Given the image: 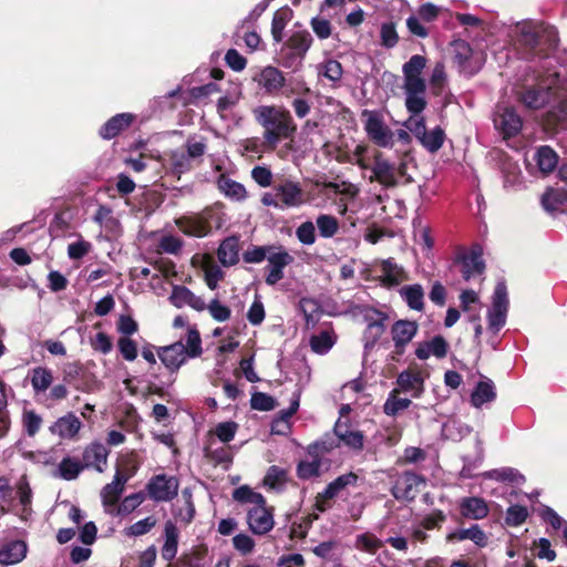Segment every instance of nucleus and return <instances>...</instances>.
<instances>
[{"instance_id":"8","label":"nucleus","mask_w":567,"mask_h":567,"mask_svg":"<svg viewBox=\"0 0 567 567\" xmlns=\"http://www.w3.org/2000/svg\"><path fill=\"white\" fill-rule=\"evenodd\" d=\"M333 442L323 440L315 442L308 446V456L310 460L299 462L297 474L302 480H309L320 475L322 456L333 449Z\"/></svg>"},{"instance_id":"45","label":"nucleus","mask_w":567,"mask_h":567,"mask_svg":"<svg viewBox=\"0 0 567 567\" xmlns=\"http://www.w3.org/2000/svg\"><path fill=\"white\" fill-rule=\"evenodd\" d=\"M399 393L400 391L396 389H393L389 393V396L383 405V411L386 415L395 416L411 405L412 401L408 398H400Z\"/></svg>"},{"instance_id":"48","label":"nucleus","mask_w":567,"mask_h":567,"mask_svg":"<svg viewBox=\"0 0 567 567\" xmlns=\"http://www.w3.org/2000/svg\"><path fill=\"white\" fill-rule=\"evenodd\" d=\"M336 343V337L332 331H321L310 339L311 350L318 354H326Z\"/></svg>"},{"instance_id":"51","label":"nucleus","mask_w":567,"mask_h":567,"mask_svg":"<svg viewBox=\"0 0 567 567\" xmlns=\"http://www.w3.org/2000/svg\"><path fill=\"white\" fill-rule=\"evenodd\" d=\"M145 499L142 492L126 496L121 504H116L112 516H125L137 508Z\"/></svg>"},{"instance_id":"13","label":"nucleus","mask_w":567,"mask_h":567,"mask_svg":"<svg viewBox=\"0 0 567 567\" xmlns=\"http://www.w3.org/2000/svg\"><path fill=\"white\" fill-rule=\"evenodd\" d=\"M312 43L311 34L306 31H297L290 35L286 43L287 59L285 62L286 66H292L297 63H300L306 55L307 51L310 49Z\"/></svg>"},{"instance_id":"32","label":"nucleus","mask_w":567,"mask_h":567,"mask_svg":"<svg viewBox=\"0 0 567 567\" xmlns=\"http://www.w3.org/2000/svg\"><path fill=\"white\" fill-rule=\"evenodd\" d=\"M164 537L165 542L162 547V557L166 561H172L177 554L179 530L177 526L171 520L165 523Z\"/></svg>"},{"instance_id":"29","label":"nucleus","mask_w":567,"mask_h":567,"mask_svg":"<svg viewBox=\"0 0 567 567\" xmlns=\"http://www.w3.org/2000/svg\"><path fill=\"white\" fill-rule=\"evenodd\" d=\"M381 281L386 287L399 286L403 281H406L408 274L403 267L394 262L393 259H386L381 262Z\"/></svg>"},{"instance_id":"44","label":"nucleus","mask_w":567,"mask_h":567,"mask_svg":"<svg viewBox=\"0 0 567 567\" xmlns=\"http://www.w3.org/2000/svg\"><path fill=\"white\" fill-rule=\"evenodd\" d=\"M482 475L485 478L495 480L498 482H508L516 485H520L525 482L524 475H522L517 470L512 467H502L487 471Z\"/></svg>"},{"instance_id":"55","label":"nucleus","mask_w":567,"mask_h":567,"mask_svg":"<svg viewBox=\"0 0 567 567\" xmlns=\"http://www.w3.org/2000/svg\"><path fill=\"white\" fill-rule=\"evenodd\" d=\"M42 417L33 410H24L22 413V426L28 436L33 437L42 425Z\"/></svg>"},{"instance_id":"36","label":"nucleus","mask_w":567,"mask_h":567,"mask_svg":"<svg viewBox=\"0 0 567 567\" xmlns=\"http://www.w3.org/2000/svg\"><path fill=\"white\" fill-rule=\"evenodd\" d=\"M133 116L128 113H122L110 118L100 130V135L110 140L115 137L120 132L130 126Z\"/></svg>"},{"instance_id":"53","label":"nucleus","mask_w":567,"mask_h":567,"mask_svg":"<svg viewBox=\"0 0 567 567\" xmlns=\"http://www.w3.org/2000/svg\"><path fill=\"white\" fill-rule=\"evenodd\" d=\"M290 17L291 11L289 9H281L275 13L271 23V33L276 42H280L282 40V32L287 22L290 20Z\"/></svg>"},{"instance_id":"28","label":"nucleus","mask_w":567,"mask_h":567,"mask_svg":"<svg viewBox=\"0 0 567 567\" xmlns=\"http://www.w3.org/2000/svg\"><path fill=\"white\" fill-rule=\"evenodd\" d=\"M169 300L177 308L189 306L197 311H202L206 308L204 300L200 297L195 296L188 288L184 286H175L171 293Z\"/></svg>"},{"instance_id":"39","label":"nucleus","mask_w":567,"mask_h":567,"mask_svg":"<svg viewBox=\"0 0 567 567\" xmlns=\"http://www.w3.org/2000/svg\"><path fill=\"white\" fill-rule=\"evenodd\" d=\"M182 498L184 501V505L175 506L173 508V515L176 520L187 525L194 519L195 516V505L193 503L192 491L189 488H184L182 491Z\"/></svg>"},{"instance_id":"2","label":"nucleus","mask_w":567,"mask_h":567,"mask_svg":"<svg viewBox=\"0 0 567 567\" xmlns=\"http://www.w3.org/2000/svg\"><path fill=\"white\" fill-rule=\"evenodd\" d=\"M551 60L547 58L543 69L546 71L537 75L535 86L526 89L519 101L528 109L538 110L551 102L555 103L547 112L546 122L550 126H564L567 122V97L563 93L560 73L550 69Z\"/></svg>"},{"instance_id":"64","label":"nucleus","mask_w":567,"mask_h":567,"mask_svg":"<svg viewBox=\"0 0 567 567\" xmlns=\"http://www.w3.org/2000/svg\"><path fill=\"white\" fill-rule=\"evenodd\" d=\"M117 348L126 361H134L137 358V343L127 337H121L117 341Z\"/></svg>"},{"instance_id":"31","label":"nucleus","mask_w":567,"mask_h":567,"mask_svg":"<svg viewBox=\"0 0 567 567\" xmlns=\"http://www.w3.org/2000/svg\"><path fill=\"white\" fill-rule=\"evenodd\" d=\"M165 167L178 178L182 174L189 172L193 167V162L183 150H174L166 154Z\"/></svg>"},{"instance_id":"11","label":"nucleus","mask_w":567,"mask_h":567,"mask_svg":"<svg viewBox=\"0 0 567 567\" xmlns=\"http://www.w3.org/2000/svg\"><path fill=\"white\" fill-rule=\"evenodd\" d=\"M136 467L131 471H116L113 481L106 484L101 491V498L104 509L107 514H113L115 505L124 491L126 482L135 474Z\"/></svg>"},{"instance_id":"30","label":"nucleus","mask_w":567,"mask_h":567,"mask_svg":"<svg viewBox=\"0 0 567 567\" xmlns=\"http://www.w3.org/2000/svg\"><path fill=\"white\" fill-rule=\"evenodd\" d=\"M333 432L346 446L355 451L362 450L363 434L360 431L351 430L347 423L339 420L334 425Z\"/></svg>"},{"instance_id":"38","label":"nucleus","mask_w":567,"mask_h":567,"mask_svg":"<svg viewBox=\"0 0 567 567\" xmlns=\"http://www.w3.org/2000/svg\"><path fill=\"white\" fill-rule=\"evenodd\" d=\"M417 331V326L411 321H398L392 328V338L396 348L408 344Z\"/></svg>"},{"instance_id":"59","label":"nucleus","mask_w":567,"mask_h":567,"mask_svg":"<svg viewBox=\"0 0 567 567\" xmlns=\"http://www.w3.org/2000/svg\"><path fill=\"white\" fill-rule=\"evenodd\" d=\"M540 516L545 522L549 523L553 528H563L564 538L567 544V522L564 520L554 509L547 506L540 511Z\"/></svg>"},{"instance_id":"24","label":"nucleus","mask_w":567,"mask_h":567,"mask_svg":"<svg viewBox=\"0 0 567 567\" xmlns=\"http://www.w3.org/2000/svg\"><path fill=\"white\" fill-rule=\"evenodd\" d=\"M457 259L462 265L461 271L465 280L481 275L485 269L480 247L473 248L470 252L460 256Z\"/></svg>"},{"instance_id":"3","label":"nucleus","mask_w":567,"mask_h":567,"mask_svg":"<svg viewBox=\"0 0 567 567\" xmlns=\"http://www.w3.org/2000/svg\"><path fill=\"white\" fill-rule=\"evenodd\" d=\"M254 115L264 127V138L271 148H275L280 140L290 137L296 131L290 112L282 106L261 105L254 110Z\"/></svg>"},{"instance_id":"52","label":"nucleus","mask_w":567,"mask_h":567,"mask_svg":"<svg viewBox=\"0 0 567 567\" xmlns=\"http://www.w3.org/2000/svg\"><path fill=\"white\" fill-rule=\"evenodd\" d=\"M319 74L324 76L332 83H337L342 79L343 69L339 61L328 59L318 66Z\"/></svg>"},{"instance_id":"15","label":"nucleus","mask_w":567,"mask_h":567,"mask_svg":"<svg viewBox=\"0 0 567 567\" xmlns=\"http://www.w3.org/2000/svg\"><path fill=\"white\" fill-rule=\"evenodd\" d=\"M209 217V212H203L202 214L181 217L176 220V225L187 236L205 237L212 230Z\"/></svg>"},{"instance_id":"54","label":"nucleus","mask_w":567,"mask_h":567,"mask_svg":"<svg viewBox=\"0 0 567 567\" xmlns=\"http://www.w3.org/2000/svg\"><path fill=\"white\" fill-rule=\"evenodd\" d=\"M446 84V72L443 62L439 61L432 69L430 75V85L434 94L439 95L442 93Z\"/></svg>"},{"instance_id":"5","label":"nucleus","mask_w":567,"mask_h":567,"mask_svg":"<svg viewBox=\"0 0 567 567\" xmlns=\"http://www.w3.org/2000/svg\"><path fill=\"white\" fill-rule=\"evenodd\" d=\"M261 203L278 209L297 208L307 203V196L298 182L285 179L265 193Z\"/></svg>"},{"instance_id":"18","label":"nucleus","mask_w":567,"mask_h":567,"mask_svg":"<svg viewBox=\"0 0 567 567\" xmlns=\"http://www.w3.org/2000/svg\"><path fill=\"white\" fill-rule=\"evenodd\" d=\"M424 483L422 476L413 472L401 474L393 486L392 493L396 499H413L419 493V487Z\"/></svg>"},{"instance_id":"17","label":"nucleus","mask_w":567,"mask_h":567,"mask_svg":"<svg viewBox=\"0 0 567 567\" xmlns=\"http://www.w3.org/2000/svg\"><path fill=\"white\" fill-rule=\"evenodd\" d=\"M247 523L249 529L255 535H265L269 533L275 525L272 513L266 507V504H260L249 508L247 513Z\"/></svg>"},{"instance_id":"61","label":"nucleus","mask_w":567,"mask_h":567,"mask_svg":"<svg viewBox=\"0 0 567 567\" xmlns=\"http://www.w3.org/2000/svg\"><path fill=\"white\" fill-rule=\"evenodd\" d=\"M237 429V423L233 421L221 422L215 426L214 434L220 442L228 443L235 437Z\"/></svg>"},{"instance_id":"25","label":"nucleus","mask_w":567,"mask_h":567,"mask_svg":"<svg viewBox=\"0 0 567 567\" xmlns=\"http://www.w3.org/2000/svg\"><path fill=\"white\" fill-rule=\"evenodd\" d=\"M28 553L23 540H10L0 546V565L10 566L22 561Z\"/></svg>"},{"instance_id":"41","label":"nucleus","mask_w":567,"mask_h":567,"mask_svg":"<svg viewBox=\"0 0 567 567\" xmlns=\"http://www.w3.org/2000/svg\"><path fill=\"white\" fill-rule=\"evenodd\" d=\"M400 296L413 309L421 311L424 307V290L421 285L404 286L400 289Z\"/></svg>"},{"instance_id":"23","label":"nucleus","mask_w":567,"mask_h":567,"mask_svg":"<svg viewBox=\"0 0 567 567\" xmlns=\"http://www.w3.org/2000/svg\"><path fill=\"white\" fill-rule=\"evenodd\" d=\"M254 81L268 94H277L285 85V76L275 66H266L254 76Z\"/></svg>"},{"instance_id":"58","label":"nucleus","mask_w":567,"mask_h":567,"mask_svg":"<svg viewBox=\"0 0 567 567\" xmlns=\"http://www.w3.org/2000/svg\"><path fill=\"white\" fill-rule=\"evenodd\" d=\"M296 236L302 245H313L316 243L315 224L310 220L301 223L296 229Z\"/></svg>"},{"instance_id":"21","label":"nucleus","mask_w":567,"mask_h":567,"mask_svg":"<svg viewBox=\"0 0 567 567\" xmlns=\"http://www.w3.org/2000/svg\"><path fill=\"white\" fill-rule=\"evenodd\" d=\"M454 60L457 63L460 71L465 75H473L481 68V58L477 54H474L471 47L464 41L455 44Z\"/></svg>"},{"instance_id":"40","label":"nucleus","mask_w":567,"mask_h":567,"mask_svg":"<svg viewBox=\"0 0 567 567\" xmlns=\"http://www.w3.org/2000/svg\"><path fill=\"white\" fill-rule=\"evenodd\" d=\"M496 396L494 384L491 380L478 382L471 395V403L480 409L483 404L492 402Z\"/></svg>"},{"instance_id":"4","label":"nucleus","mask_w":567,"mask_h":567,"mask_svg":"<svg viewBox=\"0 0 567 567\" xmlns=\"http://www.w3.org/2000/svg\"><path fill=\"white\" fill-rule=\"evenodd\" d=\"M202 353V339L195 327H187L185 337L178 341L157 349V357L172 373L177 372L187 359L197 358Z\"/></svg>"},{"instance_id":"42","label":"nucleus","mask_w":567,"mask_h":567,"mask_svg":"<svg viewBox=\"0 0 567 567\" xmlns=\"http://www.w3.org/2000/svg\"><path fill=\"white\" fill-rule=\"evenodd\" d=\"M535 161L539 171L544 174L551 173L558 164V155L549 146H542L535 154Z\"/></svg>"},{"instance_id":"12","label":"nucleus","mask_w":567,"mask_h":567,"mask_svg":"<svg viewBox=\"0 0 567 567\" xmlns=\"http://www.w3.org/2000/svg\"><path fill=\"white\" fill-rule=\"evenodd\" d=\"M266 278L265 281L269 286H274L284 278V269L293 261V257L281 247H274L267 257Z\"/></svg>"},{"instance_id":"35","label":"nucleus","mask_w":567,"mask_h":567,"mask_svg":"<svg viewBox=\"0 0 567 567\" xmlns=\"http://www.w3.org/2000/svg\"><path fill=\"white\" fill-rule=\"evenodd\" d=\"M218 189L229 199L240 202L247 197L245 186L225 174H220L217 179Z\"/></svg>"},{"instance_id":"9","label":"nucleus","mask_w":567,"mask_h":567,"mask_svg":"<svg viewBox=\"0 0 567 567\" xmlns=\"http://www.w3.org/2000/svg\"><path fill=\"white\" fill-rule=\"evenodd\" d=\"M363 115L364 131L368 137L379 147L392 148L394 145V132L384 123L383 117L375 113L365 111Z\"/></svg>"},{"instance_id":"47","label":"nucleus","mask_w":567,"mask_h":567,"mask_svg":"<svg viewBox=\"0 0 567 567\" xmlns=\"http://www.w3.org/2000/svg\"><path fill=\"white\" fill-rule=\"evenodd\" d=\"M84 465L73 457H64L58 467L59 476L65 481L75 480L83 471Z\"/></svg>"},{"instance_id":"14","label":"nucleus","mask_w":567,"mask_h":567,"mask_svg":"<svg viewBox=\"0 0 567 567\" xmlns=\"http://www.w3.org/2000/svg\"><path fill=\"white\" fill-rule=\"evenodd\" d=\"M83 426L81 420L73 413L69 412L58 417L50 426L49 432L58 436L60 440L73 441L78 439V435Z\"/></svg>"},{"instance_id":"19","label":"nucleus","mask_w":567,"mask_h":567,"mask_svg":"<svg viewBox=\"0 0 567 567\" xmlns=\"http://www.w3.org/2000/svg\"><path fill=\"white\" fill-rule=\"evenodd\" d=\"M424 375L416 369L402 371L396 378V390L410 393L412 398H420L424 392Z\"/></svg>"},{"instance_id":"43","label":"nucleus","mask_w":567,"mask_h":567,"mask_svg":"<svg viewBox=\"0 0 567 567\" xmlns=\"http://www.w3.org/2000/svg\"><path fill=\"white\" fill-rule=\"evenodd\" d=\"M53 382V373L44 367H37L31 371V385L35 394L45 392Z\"/></svg>"},{"instance_id":"60","label":"nucleus","mask_w":567,"mask_h":567,"mask_svg":"<svg viewBox=\"0 0 567 567\" xmlns=\"http://www.w3.org/2000/svg\"><path fill=\"white\" fill-rule=\"evenodd\" d=\"M461 308L464 312L474 313L481 310L478 295L474 290H464L460 296Z\"/></svg>"},{"instance_id":"37","label":"nucleus","mask_w":567,"mask_h":567,"mask_svg":"<svg viewBox=\"0 0 567 567\" xmlns=\"http://www.w3.org/2000/svg\"><path fill=\"white\" fill-rule=\"evenodd\" d=\"M465 539L472 540L480 547H484L487 544V537L478 525H473L470 528L457 529L447 535L449 542H462Z\"/></svg>"},{"instance_id":"16","label":"nucleus","mask_w":567,"mask_h":567,"mask_svg":"<svg viewBox=\"0 0 567 567\" xmlns=\"http://www.w3.org/2000/svg\"><path fill=\"white\" fill-rule=\"evenodd\" d=\"M359 189L355 185L349 182H328L323 184L322 193L328 197L332 198L333 196L339 195L340 199L337 202L338 212L341 215H344L348 212V200L354 199L358 195Z\"/></svg>"},{"instance_id":"22","label":"nucleus","mask_w":567,"mask_h":567,"mask_svg":"<svg viewBox=\"0 0 567 567\" xmlns=\"http://www.w3.org/2000/svg\"><path fill=\"white\" fill-rule=\"evenodd\" d=\"M109 454L110 451L104 444L93 442L83 451V465L84 467H92L99 473H103L107 465Z\"/></svg>"},{"instance_id":"56","label":"nucleus","mask_w":567,"mask_h":567,"mask_svg":"<svg viewBox=\"0 0 567 567\" xmlns=\"http://www.w3.org/2000/svg\"><path fill=\"white\" fill-rule=\"evenodd\" d=\"M287 481V472L278 466H270L264 478V484L271 489H279Z\"/></svg>"},{"instance_id":"6","label":"nucleus","mask_w":567,"mask_h":567,"mask_svg":"<svg viewBox=\"0 0 567 567\" xmlns=\"http://www.w3.org/2000/svg\"><path fill=\"white\" fill-rule=\"evenodd\" d=\"M405 164L395 163L386 159L381 153L375 154L373 165L371 166V182L375 181L383 187L390 188L398 185L399 179L404 175Z\"/></svg>"},{"instance_id":"46","label":"nucleus","mask_w":567,"mask_h":567,"mask_svg":"<svg viewBox=\"0 0 567 567\" xmlns=\"http://www.w3.org/2000/svg\"><path fill=\"white\" fill-rule=\"evenodd\" d=\"M207 151L206 138L199 135L189 136L185 143V152L192 162H200Z\"/></svg>"},{"instance_id":"50","label":"nucleus","mask_w":567,"mask_h":567,"mask_svg":"<svg viewBox=\"0 0 567 567\" xmlns=\"http://www.w3.org/2000/svg\"><path fill=\"white\" fill-rule=\"evenodd\" d=\"M233 498L238 503L250 504L252 507L260 504H266L265 497L247 485H243L236 488L233 493Z\"/></svg>"},{"instance_id":"27","label":"nucleus","mask_w":567,"mask_h":567,"mask_svg":"<svg viewBox=\"0 0 567 567\" xmlns=\"http://www.w3.org/2000/svg\"><path fill=\"white\" fill-rule=\"evenodd\" d=\"M496 127L502 130L505 136L516 135L523 125L520 116L512 107H504L494 120Z\"/></svg>"},{"instance_id":"1","label":"nucleus","mask_w":567,"mask_h":567,"mask_svg":"<svg viewBox=\"0 0 567 567\" xmlns=\"http://www.w3.org/2000/svg\"><path fill=\"white\" fill-rule=\"evenodd\" d=\"M426 66V58L414 54L402 66L403 91L405 96V107L410 116L403 122V126L420 142V144L430 153H436L444 144L445 132L442 127L435 126L427 131L425 118L422 112L425 110L426 83L422 78L423 70Z\"/></svg>"},{"instance_id":"34","label":"nucleus","mask_w":567,"mask_h":567,"mask_svg":"<svg viewBox=\"0 0 567 567\" xmlns=\"http://www.w3.org/2000/svg\"><path fill=\"white\" fill-rule=\"evenodd\" d=\"M446 352L447 343L440 336L434 337L431 341L420 343L415 350V354L420 360H426L431 355L436 358H444Z\"/></svg>"},{"instance_id":"33","label":"nucleus","mask_w":567,"mask_h":567,"mask_svg":"<svg viewBox=\"0 0 567 567\" xmlns=\"http://www.w3.org/2000/svg\"><path fill=\"white\" fill-rule=\"evenodd\" d=\"M462 516L470 519H482L488 514V506L483 498L466 497L460 504Z\"/></svg>"},{"instance_id":"26","label":"nucleus","mask_w":567,"mask_h":567,"mask_svg":"<svg viewBox=\"0 0 567 567\" xmlns=\"http://www.w3.org/2000/svg\"><path fill=\"white\" fill-rule=\"evenodd\" d=\"M239 254L240 241L237 236H229L225 238L217 249L218 260L224 267H231L238 264Z\"/></svg>"},{"instance_id":"49","label":"nucleus","mask_w":567,"mask_h":567,"mask_svg":"<svg viewBox=\"0 0 567 567\" xmlns=\"http://www.w3.org/2000/svg\"><path fill=\"white\" fill-rule=\"evenodd\" d=\"M315 226H317L322 238H332L340 228L338 219L329 214L318 215Z\"/></svg>"},{"instance_id":"7","label":"nucleus","mask_w":567,"mask_h":567,"mask_svg":"<svg viewBox=\"0 0 567 567\" xmlns=\"http://www.w3.org/2000/svg\"><path fill=\"white\" fill-rule=\"evenodd\" d=\"M507 287L504 281H498L494 293L492 306L487 311L488 330L497 333L506 323L508 312Z\"/></svg>"},{"instance_id":"20","label":"nucleus","mask_w":567,"mask_h":567,"mask_svg":"<svg viewBox=\"0 0 567 567\" xmlns=\"http://www.w3.org/2000/svg\"><path fill=\"white\" fill-rule=\"evenodd\" d=\"M358 481L357 474L349 472L347 474L338 476L334 481L330 482L322 493L317 496V507L319 511L327 508L326 502L336 497L341 491L348 486L355 485Z\"/></svg>"},{"instance_id":"10","label":"nucleus","mask_w":567,"mask_h":567,"mask_svg":"<svg viewBox=\"0 0 567 567\" xmlns=\"http://www.w3.org/2000/svg\"><path fill=\"white\" fill-rule=\"evenodd\" d=\"M179 481L166 474L154 475L146 484L147 496L156 502H171L178 494Z\"/></svg>"},{"instance_id":"63","label":"nucleus","mask_w":567,"mask_h":567,"mask_svg":"<svg viewBox=\"0 0 567 567\" xmlns=\"http://www.w3.org/2000/svg\"><path fill=\"white\" fill-rule=\"evenodd\" d=\"M94 220L109 229H114L118 226V220L113 216L112 209L107 206H100L97 208Z\"/></svg>"},{"instance_id":"62","label":"nucleus","mask_w":567,"mask_h":567,"mask_svg":"<svg viewBox=\"0 0 567 567\" xmlns=\"http://www.w3.org/2000/svg\"><path fill=\"white\" fill-rule=\"evenodd\" d=\"M156 525V519L152 516H148L144 519H141L134 524H132L130 527L125 529V534L127 536H142L147 534L154 526Z\"/></svg>"},{"instance_id":"57","label":"nucleus","mask_w":567,"mask_h":567,"mask_svg":"<svg viewBox=\"0 0 567 567\" xmlns=\"http://www.w3.org/2000/svg\"><path fill=\"white\" fill-rule=\"evenodd\" d=\"M205 455L217 464H229L231 462V455L227 447H214V441L205 446Z\"/></svg>"}]
</instances>
